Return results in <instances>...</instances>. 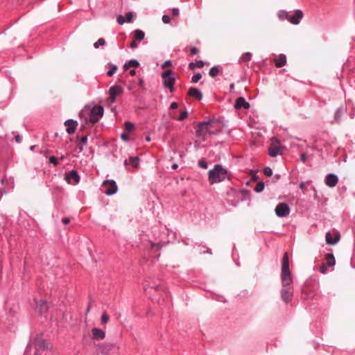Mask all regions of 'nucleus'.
<instances>
[{
    "mask_svg": "<svg viewBox=\"0 0 355 355\" xmlns=\"http://www.w3.org/2000/svg\"><path fill=\"white\" fill-rule=\"evenodd\" d=\"M281 282L282 288L280 291L281 298L286 304L290 302L293 295L291 284L293 282L291 272L289 268V257L287 252H284L281 268Z\"/></svg>",
    "mask_w": 355,
    "mask_h": 355,
    "instance_id": "nucleus-1",
    "label": "nucleus"
},
{
    "mask_svg": "<svg viewBox=\"0 0 355 355\" xmlns=\"http://www.w3.org/2000/svg\"><path fill=\"white\" fill-rule=\"evenodd\" d=\"M47 348L46 340L42 336H37L27 345L24 355H40Z\"/></svg>",
    "mask_w": 355,
    "mask_h": 355,
    "instance_id": "nucleus-2",
    "label": "nucleus"
},
{
    "mask_svg": "<svg viewBox=\"0 0 355 355\" xmlns=\"http://www.w3.org/2000/svg\"><path fill=\"white\" fill-rule=\"evenodd\" d=\"M213 125L214 122L211 120L199 122L197 125L196 136L205 141L207 133L216 135L218 131L214 129Z\"/></svg>",
    "mask_w": 355,
    "mask_h": 355,
    "instance_id": "nucleus-3",
    "label": "nucleus"
},
{
    "mask_svg": "<svg viewBox=\"0 0 355 355\" xmlns=\"http://www.w3.org/2000/svg\"><path fill=\"white\" fill-rule=\"evenodd\" d=\"M227 178V171L220 164H216L214 168L209 171V181L211 184L222 182Z\"/></svg>",
    "mask_w": 355,
    "mask_h": 355,
    "instance_id": "nucleus-4",
    "label": "nucleus"
},
{
    "mask_svg": "<svg viewBox=\"0 0 355 355\" xmlns=\"http://www.w3.org/2000/svg\"><path fill=\"white\" fill-rule=\"evenodd\" d=\"M173 71L171 69L164 71L161 76L164 87L168 88L171 92H174L175 78L172 76Z\"/></svg>",
    "mask_w": 355,
    "mask_h": 355,
    "instance_id": "nucleus-5",
    "label": "nucleus"
},
{
    "mask_svg": "<svg viewBox=\"0 0 355 355\" xmlns=\"http://www.w3.org/2000/svg\"><path fill=\"white\" fill-rule=\"evenodd\" d=\"M104 109L102 106H94L90 111L89 116L85 119V123H91L92 124L98 122L100 118L103 115Z\"/></svg>",
    "mask_w": 355,
    "mask_h": 355,
    "instance_id": "nucleus-6",
    "label": "nucleus"
},
{
    "mask_svg": "<svg viewBox=\"0 0 355 355\" xmlns=\"http://www.w3.org/2000/svg\"><path fill=\"white\" fill-rule=\"evenodd\" d=\"M103 186L105 188L104 193L107 196L115 194L118 191L116 183L113 180H105L103 183Z\"/></svg>",
    "mask_w": 355,
    "mask_h": 355,
    "instance_id": "nucleus-7",
    "label": "nucleus"
},
{
    "mask_svg": "<svg viewBox=\"0 0 355 355\" xmlns=\"http://www.w3.org/2000/svg\"><path fill=\"white\" fill-rule=\"evenodd\" d=\"M123 92V88L119 85H114L110 87L109 95L110 101L111 103H114L116 101V96H120Z\"/></svg>",
    "mask_w": 355,
    "mask_h": 355,
    "instance_id": "nucleus-8",
    "label": "nucleus"
},
{
    "mask_svg": "<svg viewBox=\"0 0 355 355\" xmlns=\"http://www.w3.org/2000/svg\"><path fill=\"white\" fill-rule=\"evenodd\" d=\"M275 211L278 217L284 218L289 215L291 209L286 203L280 202L276 206Z\"/></svg>",
    "mask_w": 355,
    "mask_h": 355,
    "instance_id": "nucleus-9",
    "label": "nucleus"
},
{
    "mask_svg": "<svg viewBox=\"0 0 355 355\" xmlns=\"http://www.w3.org/2000/svg\"><path fill=\"white\" fill-rule=\"evenodd\" d=\"M98 349L101 353L104 354H108L113 349H119V346L116 343H105L100 345Z\"/></svg>",
    "mask_w": 355,
    "mask_h": 355,
    "instance_id": "nucleus-10",
    "label": "nucleus"
},
{
    "mask_svg": "<svg viewBox=\"0 0 355 355\" xmlns=\"http://www.w3.org/2000/svg\"><path fill=\"white\" fill-rule=\"evenodd\" d=\"M302 11L301 10H295L293 13H291V12H290L288 21L294 25H297L300 23V21L302 19Z\"/></svg>",
    "mask_w": 355,
    "mask_h": 355,
    "instance_id": "nucleus-11",
    "label": "nucleus"
},
{
    "mask_svg": "<svg viewBox=\"0 0 355 355\" xmlns=\"http://www.w3.org/2000/svg\"><path fill=\"white\" fill-rule=\"evenodd\" d=\"M338 182V178L334 173L327 174L324 178V182L329 187H334Z\"/></svg>",
    "mask_w": 355,
    "mask_h": 355,
    "instance_id": "nucleus-12",
    "label": "nucleus"
},
{
    "mask_svg": "<svg viewBox=\"0 0 355 355\" xmlns=\"http://www.w3.org/2000/svg\"><path fill=\"white\" fill-rule=\"evenodd\" d=\"M36 310L40 314H44L49 309V306L45 300H41L36 302Z\"/></svg>",
    "mask_w": 355,
    "mask_h": 355,
    "instance_id": "nucleus-13",
    "label": "nucleus"
},
{
    "mask_svg": "<svg viewBox=\"0 0 355 355\" xmlns=\"http://www.w3.org/2000/svg\"><path fill=\"white\" fill-rule=\"evenodd\" d=\"M64 125L67 126V132L69 135H71L75 132L78 126V123L76 121L73 119H68L64 122Z\"/></svg>",
    "mask_w": 355,
    "mask_h": 355,
    "instance_id": "nucleus-14",
    "label": "nucleus"
},
{
    "mask_svg": "<svg viewBox=\"0 0 355 355\" xmlns=\"http://www.w3.org/2000/svg\"><path fill=\"white\" fill-rule=\"evenodd\" d=\"M92 339L94 340H103L105 338V333L101 329L94 327L92 329Z\"/></svg>",
    "mask_w": 355,
    "mask_h": 355,
    "instance_id": "nucleus-15",
    "label": "nucleus"
},
{
    "mask_svg": "<svg viewBox=\"0 0 355 355\" xmlns=\"http://www.w3.org/2000/svg\"><path fill=\"white\" fill-rule=\"evenodd\" d=\"M66 180L70 182L71 180H74L76 184H78L80 180V177L78 172L75 170H71L66 175Z\"/></svg>",
    "mask_w": 355,
    "mask_h": 355,
    "instance_id": "nucleus-16",
    "label": "nucleus"
},
{
    "mask_svg": "<svg viewBox=\"0 0 355 355\" xmlns=\"http://www.w3.org/2000/svg\"><path fill=\"white\" fill-rule=\"evenodd\" d=\"M234 107L237 110L241 108L248 109L250 107V103L245 101L243 97H239L236 99Z\"/></svg>",
    "mask_w": 355,
    "mask_h": 355,
    "instance_id": "nucleus-17",
    "label": "nucleus"
},
{
    "mask_svg": "<svg viewBox=\"0 0 355 355\" xmlns=\"http://www.w3.org/2000/svg\"><path fill=\"white\" fill-rule=\"evenodd\" d=\"M326 242L328 245H335L340 240V235L337 234L334 237L332 236L329 232H327L325 235Z\"/></svg>",
    "mask_w": 355,
    "mask_h": 355,
    "instance_id": "nucleus-18",
    "label": "nucleus"
},
{
    "mask_svg": "<svg viewBox=\"0 0 355 355\" xmlns=\"http://www.w3.org/2000/svg\"><path fill=\"white\" fill-rule=\"evenodd\" d=\"M188 94L192 97L196 98L198 101H200L202 98V92L197 88L191 87L188 91Z\"/></svg>",
    "mask_w": 355,
    "mask_h": 355,
    "instance_id": "nucleus-19",
    "label": "nucleus"
},
{
    "mask_svg": "<svg viewBox=\"0 0 355 355\" xmlns=\"http://www.w3.org/2000/svg\"><path fill=\"white\" fill-rule=\"evenodd\" d=\"M139 158L137 157H130L128 159L124 162V165H131L133 167H137L139 165Z\"/></svg>",
    "mask_w": 355,
    "mask_h": 355,
    "instance_id": "nucleus-20",
    "label": "nucleus"
},
{
    "mask_svg": "<svg viewBox=\"0 0 355 355\" xmlns=\"http://www.w3.org/2000/svg\"><path fill=\"white\" fill-rule=\"evenodd\" d=\"M275 66L277 67H284L286 63V58L285 55H280L279 57L275 60Z\"/></svg>",
    "mask_w": 355,
    "mask_h": 355,
    "instance_id": "nucleus-21",
    "label": "nucleus"
},
{
    "mask_svg": "<svg viewBox=\"0 0 355 355\" xmlns=\"http://www.w3.org/2000/svg\"><path fill=\"white\" fill-rule=\"evenodd\" d=\"M326 265L329 267L334 266L336 263L335 257L331 253H328L326 254Z\"/></svg>",
    "mask_w": 355,
    "mask_h": 355,
    "instance_id": "nucleus-22",
    "label": "nucleus"
},
{
    "mask_svg": "<svg viewBox=\"0 0 355 355\" xmlns=\"http://www.w3.org/2000/svg\"><path fill=\"white\" fill-rule=\"evenodd\" d=\"M145 33L140 29H137L134 31V38L135 40L141 42L144 39Z\"/></svg>",
    "mask_w": 355,
    "mask_h": 355,
    "instance_id": "nucleus-23",
    "label": "nucleus"
},
{
    "mask_svg": "<svg viewBox=\"0 0 355 355\" xmlns=\"http://www.w3.org/2000/svg\"><path fill=\"white\" fill-rule=\"evenodd\" d=\"M139 65V62L137 60L132 59L125 63L123 67L125 69H128L130 67H137Z\"/></svg>",
    "mask_w": 355,
    "mask_h": 355,
    "instance_id": "nucleus-24",
    "label": "nucleus"
},
{
    "mask_svg": "<svg viewBox=\"0 0 355 355\" xmlns=\"http://www.w3.org/2000/svg\"><path fill=\"white\" fill-rule=\"evenodd\" d=\"M252 59V53L250 52L244 53L239 59L240 62L247 63Z\"/></svg>",
    "mask_w": 355,
    "mask_h": 355,
    "instance_id": "nucleus-25",
    "label": "nucleus"
},
{
    "mask_svg": "<svg viewBox=\"0 0 355 355\" xmlns=\"http://www.w3.org/2000/svg\"><path fill=\"white\" fill-rule=\"evenodd\" d=\"M204 67V62L202 60H198L196 62H190L189 64V68L191 70H193L196 67L202 68Z\"/></svg>",
    "mask_w": 355,
    "mask_h": 355,
    "instance_id": "nucleus-26",
    "label": "nucleus"
},
{
    "mask_svg": "<svg viewBox=\"0 0 355 355\" xmlns=\"http://www.w3.org/2000/svg\"><path fill=\"white\" fill-rule=\"evenodd\" d=\"M280 153V150L278 147H270L268 150L269 155L272 157H276Z\"/></svg>",
    "mask_w": 355,
    "mask_h": 355,
    "instance_id": "nucleus-27",
    "label": "nucleus"
},
{
    "mask_svg": "<svg viewBox=\"0 0 355 355\" xmlns=\"http://www.w3.org/2000/svg\"><path fill=\"white\" fill-rule=\"evenodd\" d=\"M220 72V69H219V67L218 66H214L212 67L210 69H209V75L212 77V78H214L216 77Z\"/></svg>",
    "mask_w": 355,
    "mask_h": 355,
    "instance_id": "nucleus-28",
    "label": "nucleus"
},
{
    "mask_svg": "<svg viewBox=\"0 0 355 355\" xmlns=\"http://www.w3.org/2000/svg\"><path fill=\"white\" fill-rule=\"evenodd\" d=\"M289 16H290V12H287L286 10H279L278 12V17L282 20H284V19L288 20Z\"/></svg>",
    "mask_w": 355,
    "mask_h": 355,
    "instance_id": "nucleus-29",
    "label": "nucleus"
},
{
    "mask_svg": "<svg viewBox=\"0 0 355 355\" xmlns=\"http://www.w3.org/2000/svg\"><path fill=\"white\" fill-rule=\"evenodd\" d=\"M109 66L110 67V69L107 71V76L111 77L116 73L118 67L116 64H109Z\"/></svg>",
    "mask_w": 355,
    "mask_h": 355,
    "instance_id": "nucleus-30",
    "label": "nucleus"
},
{
    "mask_svg": "<svg viewBox=\"0 0 355 355\" xmlns=\"http://www.w3.org/2000/svg\"><path fill=\"white\" fill-rule=\"evenodd\" d=\"M264 187H265V184H264V183L263 182H259L256 184L254 190L257 193H260V192H261L264 189Z\"/></svg>",
    "mask_w": 355,
    "mask_h": 355,
    "instance_id": "nucleus-31",
    "label": "nucleus"
},
{
    "mask_svg": "<svg viewBox=\"0 0 355 355\" xmlns=\"http://www.w3.org/2000/svg\"><path fill=\"white\" fill-rule=\"evenodd\" d=\"M124 127L127 132H130L134 130L135 125L130 121H125L124 123Z\"/></svg>",
    "mask_w": 355,
    "mask_h": 355,
    "instance_id": "nucleus-32",
    "label": "nucleus"
},
{
    "mask_svg": "<svg viewBox=\"0 0 355 355\" xmlns=\"http://www.w3.org/2000/svg\"><path fill=\"white\" fill-rule=\"evenodd\" d=\"M343 114V109L338 108L335 113V120L339 122L341 119V116Z\"/></svg>",
    "mask_w": 355,
    "mask_h": 355,
    "instance_id": "nucleus-33",
    "label": "nucleus"
},
{
    "mask_svg": "<svg viewBox=\"0 0 355 355\" xmlns=\"http://www.w3.org/2000/svg\"><path fill=\"white\" fill-rule=\"evenodd\" d=\"M202 78V74L200 73H196L191 77V83H198Z\"/></svg>",
    "mask_w": 355,
    "mask_h": 355,
    "instance_id": "nucleus-34",
    "label": "nucleus"
},
{
    "mask_svg": "<svg viewBox=\"0 0 355 355\" xmlns=\"http://www.w3.org/2000/svg\"><path fill=\"white\" fill-rule=\"evenodd\" d=\"M105 44V40L103 38H99L94 44V47L98 49L100 46Z\"/></svg>",
    "mask_w": 355,
    "mask_h": 355,
    "instance_id": "nucleus-35",
    "label": "nucleus"
},
{
    "mask_svg": "<svg viewBox=\"0 0 355 355\" xmlns=\"http://www.w3.org/2000/svg\"><path fill=\"white\" fill-rule=\"evenodd\" d=\"M110 320V317L106 313H103L101 315V323L103 324H106Z\"/></svg>",
    "mask_w": 355,
    "mask_h": 355,
    "instance_id": "nucleus-36",
    "label": "nucleus"
},
{
    "mask_svg": "<svg viewBox=\"0 0 355 355\" xmlns=\"http://www.w3.org/2000/svg\"><path fill=\"white\" fill-rule=\"evenodd\" d=\"M187 116H188V112L187 111H184V112H181L178 120L180 121H182L184 120L187 117Z\"/></svg>",
    "mask_w": 355,
    "mask_h": 355,
    "instance_id": "nucleus-37",
    "label": "nucleus"
},
{
    "mask_svg": "<svg viewBox=\"0 0 355 355\" xmlns=\"http://www.w3.org/2000/svg\"><path fill=\"white\" fill-rule=\"evenodd\" d=\"M263 173L266 176H271L272 174V170L270 167H266L263 169Z\"/></svg>",
    "mask_w": 355,
    "mask_h": 355,
    "instance_id": "nucleus-38",
    "label": "nucleus"
},
{
    "mask_svg": "<svg viewBox=\"0 0 355 355\" xmlns=\"http://www.w3.org/2000/svg\"><path fill=\"white\" fill-rule=\"evenodd\" d=\"M49 162L51 164H53L54 166H57L58 164V159L55 156H51L49 157Z\"/></svg>",
    "mask_w": 355,
    "mask_h": 355,
    "instance_id": "nucleus-39",
    "label": "nucleus"
},
{
    "mask_svg": "<svg viewBox=\"0 0 355 355\" xmlns=\"http://www.w3.org/2000/svg\"><path fill=\"white\" fill-rule=\"evenodd\" d=\"M198 165L200 167L202 168H207V166H208V164L205 161V160H200L198 162Z\"/></svg>",
    "mask_w": 355,
    "mask_h": 355,
    "instance_id": "nucleus-40",
    "label": "nucleus"
},
{
    "mask_svg": "<svg viewBox=\"0 0 355 355\" xmlns=\"http://www.w3.org/2000/svg\"><path fill=\"white\" fill-rule=\"evenodd\" d=\"M116 20L119 24H123L126 21V19H125L122 15L118 16Z\"/></svg>",
    "mask_w": 355,
    "mask_h": 355,
    "instance_id": "nucleus-41",
    "label": "nucleus"
},
{
    "mask_svg": "<svg viewBox=\"0 0 355 355\" xmlns=\"http://www.w3.org/2000/svg\"><path fill=\"white\" fill-rule=\"evenodd\" d=\"M162 21L164 23V24H168L170 21H171V18L168 15H164L162 16Z\"/></svg>",
    "mask_w": 355,
    "mask_h": 355,
    "instance_id": "nucleus-42",
    "label": "nucleus"
},
{
    "mask_svg": "<svg viewBox=\"0 0 355 355\" xmlns=\"http://www.w3.org/2000/svg\"><path fill=\"white\" fill-rule=\"evenodd\" d=\"M190 52L192 55H196L197 53H198L199 50L197 47L193 46L191 48Z\"/></svg>",
    "mask_w": 355,
    "mask_h": 355,
    "instance_id": "nucleus-43",
    "label": "nucleus"
},
{
    "mask_svg": "<svg viewBox=\"0 0 355 355\" xmlns=\"http://www.w3.org/2000/svg\"><path fill=\"white\" fill-rule=\"evenodd\" d=\"M172 62L171 60H166L162 65V68L164 69L167 67L171 66Z\"/></svg>",
    "mask_w": 355,
    "mask_h": 355,
    "instance_id": "nucleus-44",
    "label": "nucleus"
},
{
    "mask_svg": "<svg viewBox=\"0 0 355 355\" xmlns=\"http://www.w3.org/2000/svg\"><path fill=\"white\" fill-rule=\"evenodd\" d=\"M319 270L321 273L325 274L327 272V265L322 264L320 267Z\"/></svg>",
    "mask_w": 355,
    "mask_h": 355,
    "instance_id": "nucleus-45",
    "label": "nucleus"
},
{
    "mask_svg": "<svg viewBox=\"0 0 355 355\" xmlns=\"http://www.w3.org/2000/svg\"><path fill=\"white\" fill-rule=\"evenodd\" d=\"M87 135H85L83 137H82L79 141V143L83 144H85L87 143Z\"/></svg>",
    "mask_w": 355,
    "mask_h": 355,
    "instance_id": "nucleus-46",
    "label": "nucleus"
},
{
    "mask_svg": "<svg viewBox=\"0 0 355 355\" xmlns=\"http://www.w3.org/2000/svg\"><path fill=\"white\" fill-rule=\"evenodd\" d=\"M125 17H126V21L127 22L131 21L132 17V15L131 12L126 13Z\"/></svg>",
    "mask_w": 355,
    "mask_h": 355,
    "instance_id": "nucleus-47",
    "label": "nucleus"
},
{
    "mask_svg": "<svg viewBox=\"0 0 355 355\" xmlns=\"http://www.w3.org/2000/svg\"><path fill=\"white\" fill-rule=\"evenodd\" d=\"M307 159V155L306 153H302L300 155V160L303 162H305Z\"/></svg>",
    "mask_w": 355,
    "mask_h": 355,
    "instance_id": "nucleus-48",
    "label": "nucleus"
},
{
    "mask_svg": "<svg viewBox=\"0 0 355 355\" xmlns=\"http://www.w3.org/2000/svg\"><path fill=\"white\" fill-rule=\"evenodd\" d=\"M171 11H172V15L174 16L179 15V9L177 8H173Z\"/></svg>",
    "mask_w": 355,
    "mask_h": 355,
    "instance_id": "nucleus-49",
    "label": "nucleus"
},
{
    "mask_svg": "<svg viewBox=\"0 0 355 355\" xmlns=\"http://www.w3.org/2000/svg\"><path fill=\"white\" fill-rule=\"evenodd\" d=\"M130 47L132 49H135L137 47V43L135 40L130 43Z\"/></svg>",
    "mask_w": 355,
    "mask_h": 355,
    "instance_id": "nucleus-50",
    "label": "nucleus"
},
{
    "mask_svg": "<svg viewBox=\"0 0 355 355\" xmlns=\"http://www.w3.org/2000/svg\"><path fill=\"white\" fill-rule=\"evenodd\" d=\"M178 104L176 102H173L171 103L170 108L172 110H175L178 108Z\"/></svg>",
    "mask_w": 355,
    "mask_h": 355,
    "instance_id": "nucleus-51",
    "label": "nucleus"
},
{
    "mask_svg": "<svg viewBox=\"0 0 355 355\" xmlns=\"http://www.w3.org/2000/svg\"><path fill=\"white\" fill-rule=\"evenodd\" d=\"M62 222L64 225H67L70 222V218H62Z\"/></svg>",
    "mask_w": 355,
    "mask_h": 355,
    "instance_id": "nucleus-52",
    "label": "nucleus"
},
{
    "mask_svg": "<svg viewBox=\"0 0 355 355\" xmlns=\"http://www.w3.org/2000/svg\"><path fill=\"white\" fill-rule=\"evenodd\" d=\"M121 137V139L125 141H128L129 139L128 136L125 133H122Z\"/></svg>",
    "mask_w": 355,
    "mask_h": 355,
    "instance_id": "nucleus-53",
    "label": "nucleus"
},
{
    "mask_svg": "<svg viewBox=\"0 0 355 355\" xmlns=\"http://www.w3.org/2000/svg\"><path fill=\"white\" fill-rule=\"evenodd\" d=\"M144 84H145L144 80L142 78H139V85L141 87H144Z\"/></svg>",
    "mask_w": 355,
    "mask_h": 355,
    "instance_id": "nucleus-54",
    "label": "nucleus"
},
{
    "mask_svg": "<svg viewBox=\"0 0 355 355\" xmlns=\"http://www.w3.org/2000/svg\"><path fill=\"white\" fill-rule=\"evenodd\" d=\"M21 139H22V138H21V137L20 135H17L15 137V140L18 143H20L21 141Z\"/></svg>",
    "mask_w": 355,
    "mask_h": 355,
    "instance_id": "nucleus-55",
    "label": "nucleus"
},
{
    "mask_svg": "<svg viewBox=\"0 0 355 355\" xmlns=\"http://www.w3.org/2000/svg\"><path fill=\"white\" fill-rule=\"evenodd\" d=\"M299 187L302 190L304 189V188H305V183L304 182H300V184H299Z\"/></svg>",
    "mask_w": 355,
    "mask_h": 355,
    "instance_id": "nucleus-56",
    "label": "nucleus"
},
{
    "mask_svg": "<svg viewBox=\"0 0 355 355\" xmlns=\"http://www.w3.org/2000/svg\"><path fill=\"white\" fill-rule=\"evenodd\" d=\"M78 148L79 149V152H82L83 150V144H80V143H78Z\"/></svg>",
    "mask_w": 355,
    "mask_h": 355,
    "instance_id": "nucleus-57",
    "label": "nucleus"
},
{
    "mask_svg": "<svg viewBox=\"0 0 355 355\" xmlns=\"http://www.w3.org/2000/svg\"><path fill=\"white\" fill-rule=\"evenodd\" d=\"M130 75L132 76H134L136 75V70L135 69H132L129 72Z\"/></svg>",
    "mask_w": 355,
    "mask_h": 355,
    "instance_id": "nucleus-58",
    "label": "nucleus"
},
{
    "mask_svg": "<svg viewBox=\"0 0 355 355\" xmlns=\"http://www.w3.org/2000/svg\"><path fill=\"white\" fill-rule=\"evenodd\" d=\"M203 253H208V254H212V252H211V250L209 249V248H207V250L205 252H203Z\"/></svg>",
    "mask_w": 355,
    "mask_h": 355,
    "instance_id": "nucleus-59",
    "label": "nucleus"
},
{
    "mask_svg": "<svg viewBox=\"0 0 355 355\" xmlns=\"http://www.w3.org/2000/svg\"><path fill=\"white\" fill-rule=\"evenodd\" d=\"M253 180H257L258 179V177L256 174L253 175H252V178Z\"/></svg>",
    "mask_w": 355,
    "mask_h": 355,
    "instance_id": "nucleus-60",
    "label": "nucleus"
},
{
    "mask_svg": "<svg viewBox=\"0 0 355 355\" xmlns=\"http://www.w3.org/2000/svg\"><path fill=\"white\" fill-rule=\"evenodd\" d=\"M178 164H173V166H172V168H173V169H175V168H178Z\"/></svg>",
    "mask_w": 355,
    "mask_h": 355,
    "instance_id": "nucleus-61",
    "label": "nucleus"
},
{
    "mask_svg": "<svg viewBox=\"0 0 355 355\" xmlns=\"http://www.w3.org/2000/svg\"><path fill=\"white\" fill-rule=\"evenodd\" d=\"M230 87L231 90L233 89L234 88V83L230 84Z\"/></svg>",
    "mask_w": 355,
    "mask_h": 355,
    "instance_id": "nucleus-62",
    "label": "nucleus"
},
{
    "mask_svg": "<svg viewBox=\"0 0 355 355\" xmlns=\"http://www.w3.org/2000/svg\"><path fill=\"white\" fill-rule=\"evenodd\" d=\"M0 193L2 194V193H6V191L5 189H3L2 190H1L0 191Z\"/></svg>",
    "mask_w": 355,
    "mask_h": 355,
    "instance_id": "nucleus-63",
    "label": "nucleus"
},
{
    "mask_svg": "<svg viewBox=\"0 0 355 355\" xmlns=\"http://www.w3.org/2000/svg\"><path fill=\"white\" fill-rule=\"evenodd\" d=\"M35 146H31L30 147V150H34V148H35Z\"/></svg>",
    "mask_w": 355,
    "mask_h": 355,
    "instance_id": "nucleus-64",
    "label": "nucleus"
}]
</instances>
